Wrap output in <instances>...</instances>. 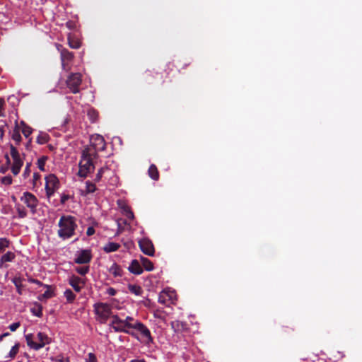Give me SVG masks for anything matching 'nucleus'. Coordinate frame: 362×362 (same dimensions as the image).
Masks as SVG:
<instances>
[{"label":"nucleus","mask_w":362,"mask_h":362,"mask_svg":"<svg viewBox=\"0 0 362 362\" xmlns=\"http://www.w3.org/2000/svg\"><path fill=\"white\" fill-rule=\"evenodd\" d=\"M58 226L59 227L57 233L59 237L65 240L74 235L77 224L74 217L62 216L59 221Z\"/></svg>","instance_id":"nucleus-1"},{"label":"nucleus","mask_w":362,"mask_h":362,"mask_svg":"<svg viewBox=\"0 0 362 362\" xmlns=\"http://www.w3.org/2000/svg\"><path fill=\"white\" fill-rule=\"evenodd\" d=\"M97 158L98 157L94 155H90L88 151L83 149L78 164L79 170L78 172V175L81 177L85 178L89 173L93 172L95 169L93 160Z\"/></svg>","instance_id":"nucleus-2"},{"label":"nucleus","mask_w":362,"mask_h":362,"mask_svg":"<svg viewBox=\"0 0 362 362\" xmlns=\"http://www.w3.org/2000/svg\"><path fill=\"white\" fill-rule=\"evenodd\" d=\"M36 339L38 341L37 342L33 340V335L32 334L25 335L27 345L30 348L36 351L51 343V338H49L45 333L40 332L37 334Z\"/></svg>","instance_id":"nucleus-3"},{"label":"nucleus","mask_w":362,"mask_h":362,"mask_svg":"<svg viewBox=\"0 0 362 362\" xmlns=\"http://www.w3.org/2000/svg\"><path fill=\"white\" fill-rule=\"evenodd\" d=\"M106 148V143L104 138L99 134H94L90 136V145L84 147V150L88 151L90 155L98 157V153L104 151Z\"/></svg>","instance_id":"nucleus-4"},{"label":"nucleus","mask_w":362,"mask_h":362,"mask_svg":"<svg viewBox=\"0 0 362 362\" xmlns=\"http://www.w3.org/2000/svg\"><path fill=\"white\" fill-rule=\"evenodd\" d=\"M82 76L80 73H71L67 77L66 83L70 91L74 94L79 93V86L82 82Z\"/></svg>","instance_id":"nucleus-5"},{"label":"nucleus","mask_w":362,"mask_h":362,"mask_svg":"<svg viewBox=\"0 0 362 362\" xmlns=\"http://www.w3.org/2000/svg\"><path fill=\"white\" fill-rule=\"evenodd\" d=\"M132 329L137 330L141 335V341L146 345H148L153 341V339L151 336V332L148 328L142 322L139 321H135V325L131 326Z\"/></svg>","instance_id":"nucleus-6"},{"label":"nucleus","mask_w":362,"mask_h":362,"mask_svg":"<svg viewBox=\"0 0 362 362\" xmlns=\"http://www.w3.org/2000/svg\"><path fill=\"white\" fill-rule=\"evenodd\" d=\"M59 187V181L54 174H49L45 177V190L48 197L52 196Z\"/></svg>","instance_id":"nucleus-7"},{"label":"nucleus","mask_w":362,"mask_h":362,"mask_svg":"<svg viewBox=\"0 0 362 362\" xmlns=\"http://www.w3.org/2000/svg\"><path fill=\"white\" fill-rule=\"evenodd\" d=\"M96 315L100 318L102 322H105L112 313L111 306L107 303H98L94 305Z\"/></svg>","instance_id":"nucleus-8"},{"label":"nucleus","mask_w":362,"mask_h":362,"mask_svg":"<svg viewBox=\"0 0 362 362\" xmlns=\"http://www.w3.org/2000/svg\"><path fill=\"white\" fill-rule=\"evenodd\" d=\"M112 320L110 324V326L114 329V330L117 332H124L129 334L132 336H134V333L133 332L129 331L127 329V327L123 322V320L120 319L118 315H112Z\"/></svg>","instance_id":"nucleus-9"},{"label":"nucleus","mask_w":362,"mask_h":362,"mask_svg":"<svg viewBox=\"0 0 362 362\" xmlns=\"http://www.w3.org/2000/svg\"><path fill=\"white\" fill-rule=\"evenodd\" d=\"M57 49L60 52L62 68L66 70L67 69V64L73 60L74 54L72 52L69 51L59 44L57 45Z\"/></svg>","instance_id":"nucleus-10"},{"label":"nucleus","mask_w":362,"mask_h":362,"mask_svg":"<svg viewBox=\"0 0 362 362\" xmlns=\"http://www.w3.org/2000/svg\"><path fill=\"white\" fill-rule=\"evenodd\" d=\"M21 200L30 208L33 214L35 213L38 200L34 194L28 192H24Z\"/></svg>","instance_id":"nucleus-11"},{"label":"nucleus","mask_w":362,"mask_h":362,"mask_svg":"<svg viewBox=\"0 0 362 362\" xmlns=\"http://www.w3.org/2000/svg\"><path fill=\"white\" fill-rule=\"evenodd\" d=\"M139 246L141 250L142 251V252H144L145 255H146L148 256H153L154 255V253H155L154 246H153L152 241L150 239H148L147 238L141 239L139 241Z\"/></svg>","instance_id":"nucleus-12"},{"label":"nucleus","mask_w":362,"mask_h":362,"mask_svg":"<svg viewBox=\"0 0 362 362\" xmlns=\"http://www.w3.org/2000/svg\"><path fill=\"white\" fill-rule=\"evenodd\" d=\"M92 255L89 250H81L74 259V262L78 264H87L90 262Z\"/></svg>","instance_id":"nucleus-13"},{"label":"nucleus","mask_w":362,"mask_h":362,"mask_svg":"<svg viewBox=\"0 0 362 362\" xmlns=\"http://www.w3.org/2000/svg\"><path fill=\"white\" fill-rule=\"evenodd\" d=\"M69 284L76 292L78 293L84 286L85 281L80 277L72 275L69 279Z\"/></svg>","instance_id":"nucleus-14"},{"label":"nucleus","mask_w":362,"mask_h":362,"mask_svg":"<svg viewBox=\"0 0 362 362\" xmlns=\"http://www.w3.org/2000/svg\"><path fill=\"white\" fill-rule=\"evenodd\" d=\"M21 129L20 123H18V120H16L15 121V127L11 134V139L16 142V145H19L22 140V137L20 134Z\"/></svg>","instance_id":"nucleus-15"},{"label":"nucleus","mask_w":362,"mask_h":362,"mask_svg":"<svg viewBox=\"0 0 362 362\" xmlns=\"http://www.w3.org/2000/svg\"><path fill=\"white\" fill-rule=\"evenodd\" d=\"M171 327L175 332H182L188 329V325L185 322L175 320L171 322Z\"/></svg>","instance_id":"nucleus-16"},{"label":"nucleus","mask_w":362,"mask_h":362,"mask_svg":"<svg viewBox=\"0 0 362 362\" xmlns=\"http://www.w3.org/2000/svg\"><path fill=\"white\" fill-rule=\"evenodd\" d=\"M128 270L136 275H139L143 272L142 267L140 265L139 262L136 259H134L132 261L130 265L128 267Z\"/></svg>","instance_id":"nucleus-17"},{"label":"nucleus","mask_w":362,"mask_h":362,"mask_svg":"<svg viewBox=\"0 0 362 362\" xmlns=\"http://www.w3.org/2000/svg\"><path fill=\"white\" fill-rule=\"evenodd\" d=\"M24 281V279L20 277V276H15L11 279V281L13 283L16 288L17 293L19 295L23 294V288H24V285L23 284V281Z\"/></svg>","instance_id":"nucleus-18"},{"label":"nucleus","mask_w":362,"mask_h":362,"mask_svg":"<svg viewBox=\"0 0 362 362\" xmlns=\"http://www.w3.org/2000/svg\"><path fill=\"white\" fill-rule=\"evenodd\" d=\"M16 258V255L11 251L7 252L3 255L0 259V266L6 262H11Z\"/></svg>","instance_id":"nucleus-19"},{"label":"nucleus","mask_w":362,"mask_h":362,"mask_svg":"<svg viewBox=\"0 0 362 362\" xmlns=\"http://www.w3.org/2000/svg\"><path fill=\"white\" fill-rule=\"evenodd\" d=\"M119 247L120 245L119 243L109 242L103 247V250L106 253H110L112 252L117 251V250H119Z\"/></svg>","instance_id":"nucleus-20"},{"label":"nucleus","mask_w":362,"mask_h":362,"mask_svg":"<svg viewBox=\"0 0 362 362\" xmlns=\"http://www.w3.org/2000/svg\"><path fill=\"white\" fill-rule=\"evenodd\" d=\"M45 287H46L47 289V291L43 294L40 295L38 297V299L40 300H45V299H49V298H51L53 296H54V292L52 289V286H51L45 285Z\"/></svg>","instance_id":"nucleus-21"},{"label":"nucleus","mask_w":362,"mask_h":362,"mask_svg":"<svg viewBox=\"0 0 362 362\" xmlns=\"http://www.w3.org/2000/svg\"><path fill=\"white\" fill-rule=\"evenodd\" d=\"M109 272L112 274L115 277L122 276V269L121 267L116 263H114L110 268L109 269Z\"/></svg>","instance_id":"nucleus-22"},{"label":"nucleus","mask_w":362,"mask_h":362,"mask_svg":"<svg viewBox=\"0 0 362 362\" xmlns=\"http://www.w3.org/2000/svg\"><path fill=\"white\" fill-rule=\"evenodd\" d=\"M148 173L151 179L154 180H158L159 179V172L157 167L154 164L150 165Z\"/></svg>","instance_id":"nucleus-23"},{"label":"nucleus","mask_w":362,"mask_h":362,"mask_svg":"<svg viewBox=\"0 0 362 362\" xmlns=\"http://www.w3.org/2000/svg\"><path fill=\"white\" fill-rule=\"evenodd\" d=\"M20 126L24 136L25 138H28L33 132V129L30 126L27 125L24 121H21Z\"/></svg>","instance_id":"nucleus-24"},{"label":"nucleus","mask_w":362,"mask_h":362,"mask_svg":"<svg viewBox=\"0 0 362 362\" xmlns=\"http://www.w3.org/2000/svg\"><path fill=\"white\" fill-rule=\"evenodd\" d=\"M141 262L142 264V267L146 270V271H152L154 268L153 262L148 259L146 257H141Z\"/></svg>","instance_id":"nucleus-25"},{"label":"nucleus","mask_w":362,"mask_h":362,"mask_svg":"<svg viewBox=\"0 0 362 362\" xmlns=\"http://www.w3.org/2000/svg\"><path fill=\"white\" fill-rule=\"evenodd\" d=\"M23 164V162L22 160H13V165L11 166V171L14 175H17L20 173Z\"/></svg>","instance_id":"nucleus-26"},{"label":"nucleus","mask_w":362,"mask_h":362,"mask_svg":"<svg viewBox=\"0 0 362 362\" xmlns=\"http://www.w3.org/2000/svg\"><path fill=\"white\" fill-rule=\"evenodd\" d=\"M128 289L132 293H134L136 296H141L143 293L142 288L140 286L135 284H129Z\"/></svg>","instance_id":"nucleus-27"},{"label":"nucleus","mask_w":362,"mask_h":362,"mask_svg":"<svg viewBox=\"0 0 362 362\" xmlns=\"http://www.w3.org/2000/svg\"><path fill=\"white\" fill-rule=\"evenodd\" d=\"M31 313L37 317H42V306L38 303H35V307L31 308Z\"/></svg>","instance_id":"nucleus-28"},{"label":"nucleus","mask_w":362,"mask_h":362,"mask_svg":"<svg viewBox=\"0 0 362 362\" xmlns=\"http://www.w3.org/2000/svg\"><path fill=\"white\" fill-rule=\"evenodd\" d=\"M95 185L90 181L86 182V189L82 194L86 195L88 194L93 193L96 190Z\"/></svg>","instance_id":"nucleus-29"},{"label":"nucleus","mask_w":362,"mask_h":362,"mask_svg":"<svg viewBox=\"0 0 362 362\" xmlns=\"http://www.w3.org/2000/svg\"><path fill=\"white\" fill-rule=\"evenodd\" d=\"M64 296L66 298L67 303H72L76 299V295L69 288L64 291Z\"/></svg>","instance_id":"nucleus-30"},{"label":"nucleus","mask_w":362,"mask_h":362,"mask_svg":"<svg viewBox=\"0 0 362 362\" xmlns=\"http://www.w3.org/2000/svg\"><path fill=\"white\" fill-rule=\"evenodd\" d=\"M68 44L72 49H78L81 43L78 39L72 38L70 35L68 37Z\"/></svg>","instance_id":"nucleus-31"},{"label":"nucleus","mask_w":362,"mask_h":362,"mask_svg":"<svg viewBox=\"0 0 362 362\" xmlns=\"http://www.w3.org/2000/svg\"><path fill=\"white\" fill-rule=\"evenodd\" d=\"M10 240L6 238H0V254L4 253L10 245Z\"/></svg>","instance_id":"nucleus-32"},{"label":"nucleus","mask_w":362,"mask_h":362,"mask_svg":"<svg viewBox=\"0 0 362 362\" xmlns=\"http://www.w3.org/2000/svg\"><path fill=\"white\" fill-rule=\"evenodd\" d=\"M49 136L47 134L40 132L37 137V143L39 144H45L48 142Z\"/></svg>","instance_id":"nucleus-33"},{"label":"nucleus","mask_w":362,"mask_h":362,"mask_svg":"<svg viewBox=\"0 0 362 362\" xmlns=\"http://www.w3.org/2000/svg\"><path fill=\"white\" fill-rule=\"evenodd\" d=\"M109 170V168L107 166H104V167H102L101 168H100L95 175V177L94 179V181L95 182H98L101 180L103 175Z\"/></svg>","instance_id":"nucleus-34"},{"label":"nucleus","mask_w":362,"mask_h":362,"mask_svg":"<svg viewBox=\"0 0 362 362\" xmlns=\"http://www.w3.org/2000/svg\"><path fill=\"white\" fill-rule=\"evenodd\" d=\"M170 296L165 291H163L158 296V302L161 304H166L170 300Z\"/></svg>","instance_id":"nucleus-35"},{"label":"nucleus","mask_w":362,"mask_h":362,"mask_svg":"<svg viewBox=\"0 0 362 362\" xmlns=\"http://www.w3.org/2000/svg\"><path fill=\"white\" fill-rule=\"evenodd\" d=\"M47 159H48V157L46 156H43L40 157V158H38L37 165V168L41 171H43V172L45 171V163L47 160Z\"/></svg>","instance_id":"nucleus-36"},{"label":"nucleus","mask_w":362,"mask_h":362,"mask_svg":"<svg viewBox=\"0 0 362 362\" xmlns=\"http://www.w3.org/2000/svg\"><path fill=\"white\" fill-rule=\"evenodd\" d=\"M11 156L13 160H21L17 148L13 144H10Z\"/></svg>","instance_id":"nucleus-37"},{"label":"nucleus","mask_w":362,"mask_h":362,"mask_svg":"<svg viewBox=\"0 0 362 362\" xmlns=\"http://www.w3.org/2000/svg\"><path fill=\"white\" fill-rule=\"evenodd\" d=\"M88 117L91 122H95L97 121L98 117V112L94 109H90L88 111Z\"/></svg>","instance_id":"nucleus-38"},{"label":"nucleus","mask_w":362,"mask_h":362,"mask_svg":"<svg viewBox=\"0 0 362 362\" xmlns=\"http://www.w3.org/2000/svg\"><path fill=\"white\" fill-rule=\"evenodd\" d=\"M117 231L116 235H118L122 233L124 229V226L127 224V221L125 219H119L117 221Z\"/></svg>","instance_id":"nucleus-39"},{"label":"nucleus","mask_w":362,"mask_h":362,"mask_svg":"<svg viewBox=\"0 0 362 362\" xmlns=\"http://www.w3.org/2000/svg\"><path fill=\"white\" fill-rule=\"evenodd\" d=\"M20 345L18 343L16 344L10 350L8 356L11 358H15L19 351Z\"/></svg>","instance_id":"nucleus-40"},{"label":"nucleus","mask_w":362,"mask_h":362,"mask_svg":"<svg viewBox=\"0 0 362 362\" xmlns=\"http://www.w3.org/2000/svg\"><path fill=\"white\" fill-rule=\"evenodd\" d=\"M135 321L136 320L130 316H127L125 320H123L128 329H132L131 326H134L135 325Z\"/></svg>","instance_id":"nucleus-41"},{"label":"nucleus","mask_w":362,"mask_h":362,"mask_svg":"<svg viewBox=\"0 0 362 362\" xmlns=\"http://www.w3.org/2000/svg\"><path fill=\"white\" fill-rule=\"evenodd\" d=\"M18 215L19 218H25L27 216V212L25 208L22 206H18L16 207Z\"/></svg>","instance_id":"nucleus-42"},{"label":"nucleus","mask_w":362,"mask_h":362,"mask_svg":"<svg viewBox=\"0 0 362 362\" xmlns=\"http://www.w3.org/2000/svg\"><path fill=\"white\" fill-rule=\"evenodd\" d=\"M12 177L10 175L3 177L1 182L3 185H10L12 183Z\"/></svg>","instance_id":"nucleus-43"},{"label":"nucleus","mask_w":362,"mask_h":362,"mask_svg":"<svg viewBox=\"0 0 362 362\" xmlns=\"http://www.w3.org/2000/svg\"><path fill=\"white\" fill-rule=\"evenodd\" d=\"M76 272L81 275H86L89 272L88 267H81L76 268Z\"/></svg>","instance_id":"nucleus-44"},{"label":"nucleus","mask_w":362,"mask_h":362,"mask_svg":"<svg viewBox=\"0 0 362 362\" xmlns=\"http://www.w3.org/2000/svg\"><path fill=\"white\" fill-rule=\"evenodd\" d=\"M86 362H98L95 355L93 353H89L88 358H86Z\"/></svg>","instance_id":"nucleus-45"},{"label":"nucleus","mask_w":362,"mask_h":362,"mask_svg":"<svg viewBox=\"0 0 362 362\" xmlns=\"http://www.w3.org/2000/svg\"><path fill=\"white\" fill-rule=\"evenodd\" d=\"M20 325L21 324L19 322H14L9 325V329L11 332H15L20 327Z\"/></svg>","instance_id":"nucleus-46"},{"label":"nucleus","mask_w":362,"mask_h":362,"mask_svg":"<svg viewBox=\"0 0 362 362\" xmlns=\"http://www.w3.org/2000/svg\"><path fill=\"white\" fill-rule=\"evenodd\" d=\"M30 163H28L27 165L25 166V168L24 172H23L24 177H26L29 176V175L30 173Z\"/></svg>","instance_id":"nucleus-47"},{"label":"nucleus","mask_w":362,"mask_h":362,"mask_svg":"<svg viewBox=\"0 0 362 362\" xmlns=\"http://www.w3.org/2000/svg\"><path fill=\"white\" fill-rule=\"evenodd\" d=\"M69 199V195L68 194H62L61 196L60 202L62 204H64L66 201Z\"/></svg>","instance_id":"nucleus-48"},{"label":"nucleus","mask_w":362,"mask_h":362,"mask_svg":"<svg viewBox=\"0 0 362 362\" xmlns=\"http://www.w3.org/2000/svg\"><path fill=\"white\" fill-rule=\"evenodd\" d=\"M95 233V229L92 226H90L87 228V230H86V235L88 236H91L93 235V234Z\"/></svg>","instance_id":"nucleus-49"},{"label":"nucleus","mask_w":362,"mask_h":362,"mask_svg":"<svg viewBox=\"0 0 362 362\" xmlns=\"http://www.w3.org/2000/svg\"><path fill=\"white\" fill-rule=\"evenodd\" d=\"M125 216L129 219H131V220L134 218V213H133V211L132 210H128V211H126Z\"/></svg>","instance_id":"nucleus-50"},{"label":"nucleus","mask_w":362,"mask_h":362,"mask_svg":"<svg viewBox=\"0 0 362 362\" xmlns=\"http://www.w3.org/2000/svg\"><path fill=\"white\" fill-rule=\"evenodd\" d=\"M116 293V290L112 287L109 288L107 291V293L112 296H115Z\"/></svg>","instance_id":"nucleus-51"},{"label":"nucleus","mask_w":362,"mask_h":362,"mask_svg":"<svg viewBox=\"0 0 362 362\" xmlns=\"http://www.w3.org/2000/svg\"><path fill=\"white\" fill-rule=\"evenodd\" d=\"M41 175L38 173H35L33 175V183L35 185L36 182L40 179Z\"/></svg>","instance_id":"nucleus-52"},{"label":"nucleus","mask_w":362,"mask_h":362,"mask_svg":"<svg viewBox=\"0 0 362 362\" xmlns=\"http://www.w3.org/2000/svg\"><path fill=\"white\" fill-rule=\"evenodd\" d=\"M9 166L10 165H2L1 168H0V172L3 174H4L9 168Z\"/></svg>","instance_id":"nucleus-53"},{"label":"nucleus","mask_w":362,"mask_h":362,"mask_svg":"<svg viewBox=\"0 0 362 362\" xmlns=\"http://www.w3.org/2000/svg\"><path fill=\"white\" fill-rule=\"evenodd\" d=\"M4 100L0 98V117L2 116V111L4 110Z\"/></svg>","instance_id":"nucleus-54"},{"label":"nucleus","mask_w":362,"mask_h":362,"mask_svg":"<svg viewBox=\"0 0 362 362\" xmlns=\"http://www.w3.org/2000/svg\"><path fill=\"white\" fill-rule=\"evenodd\" d=\"M66 25L69 29H74L75 27V23L73 21H70L66 22Z\"/></svg>","instance_id":"nucleus-55"},{"label":"nucleus","mask_w":362,"mask_h":362,"mask_svg":"<svg viewBox=\"0 0 362 362\" xmlns=\"http://www.w3.org/2000/svg\"><path fill=\"white\" fill-rule=\"evenodd\" d=\"M5 158H6V165H10V164H11V160H10V158H9V156H8V154H6V155H5Z\"/></svg>","instance_id":"nucleus-56"},{"label":"nucleus","mask_w":362,"mask_h":362,"mask_svg":"<svg viewBox=\"0 0 362 362\" xmlns=\"http://www.w3.org/2000/svg\"><path fill=\"white\" fill-rule=\"evenodd\" d=\"M145 75H146V80H148V78L152 76L151 72L150 71H146Z\"/></svg>","instance_id":"nucleus-57"},{"label":"nucleus","mask_w":362,"mask_h":362,"mask_svg":"<svg viewBox=\"0 0 362 362\" xmlns=\"http://www.w3.org/2000/svg\"><path fill=\"white\" fill-rule=\"evenodd\" d=\"M122 209L124 211V214H126V211H128V210H131L130 207L128 206L127 205H124L123 207H122Z\"/></svg>","instance_id":"nucleus-58"},{"label":"nucleus","mask_w":362,"mask_h":362,"mask_svg":"<svg viewBox=\"0 0 362 362\" xmlns=\"http://www.w3.org/2000/svg\"><path fill=\"white\" fill-rule=\"evenodd\" d=\"M33 284H35L39 285V286H45V285L40 281H39L37 279H35V281H33Z\"/></svg>","instance_id":"nucleus-59"},{"label":"nucleus","mask_w":362,"mask_h":362,"mask_svg":"<svg viewBox=\"0 0 362 362\" xmlns=\"http://www.w3.org/2000/svg\"><path fill=\"white\" fill-rule=\"evenodd\" d=\"M129 362H146V361L144 359H133Z\"/></svg>","instance_id":"nucleus-60"},{"label":"nucleus","mask_w":362,"mask_h":362,"mask_svg":"<svg viewBox=\"0 0 362 362\" xmlns=\"http://www.w3.org/2000/svg\"><path fill=\"white\" fill-rule=\"evenodd\" d=\"M9 335V333L6 332V333H4L3 334H1L0 335V341H2V339H4V337H6Z\"/></svg>","instance_id":"nucleus-61"},{"label":"nucleus","mask_w":362,"mask_h":362,"mask_svg":"<svg viewBox=\"0 0 362 362\" xmlns=\"http://www.w3.org/2000/svg\"><path fill=\"white\" fill-rule=\"evenodd\" d=\"M4 134V127H0V136H1V138H2V137H3Z\"/></svg>","instance_id":"nucleus-62"},{"label":"nucleus","mask_w":362,"mask_h":362,"mask_svg":"<svg viewBox=\"0 0 362 362\" xmlns=\"http://www.w3.org/2000/svg\"><path fill=\"white\" fill-rule=\"evenodd\" d=\"M35 279H30L29 281L33 284V281H35Z\"/></svg>","instance_id":"nucleus-63"},{"label":"nucleus","mask_w":362,"mask_h":362,"mask_svg":"<svg viewBox=\"0 0 362 362\" xmlns=\"http://www.w3.org/2000/svg\"><path fill=\"white\" fill-rule=\"evenodd\" d=\"M58 362H63V360H62V359H59V360L58 361Z\"/></svg>","instance_id":"nucleus-64"}]
</instances>
